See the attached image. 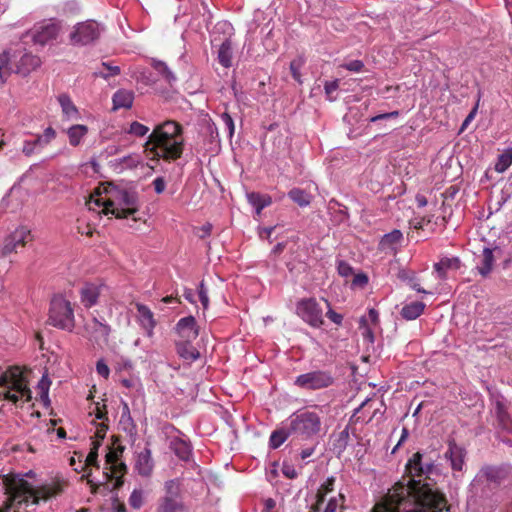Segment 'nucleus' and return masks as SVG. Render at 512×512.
<instances>
[{"label":"nucleus","mask_w":512,"mask_h":512,"mask_svg":"<svg viewBox=\"0 0 512 512\" xmlns=\"http://www.w3.org/2000/svg\"><path fill=\"white\" fill-rule=\"evenodd\" d=\"M405 469L411 480H409L408 484H395L388 492H392L397 486L403 485L411 490L409 497H413L416 494L414 492H429L434 499H419L415 505H407L406 509L402 510L404 512H448L446 499L443 494L436 491L430 483H421L420 480H415L416 477L423 476L426 479H430L429 476L433 474L436 469L434 462L432 460L424 462L423 455L420 452H416L408 460Z\"/></svg>","instance_id":"1"},{"label":"nucleus","mask_w":512,"mask_h":512,"mask_svg":"<svg viewBox=\"0 0 512 512\" xmlns=\"http://www.w3.org/2000/svg\"><path fill=\"white\" fill-rule=\"evenodd\" d=\"M89 210L99 211L116 218H127L139 210V197L135 190L113 183L103 186V191L96 190L87 202Z\"/></svg>","instance_id":"2"},{"label":"nucleus","mask_w":512,"mask_h":512,"mask_svg":"<svg viewBox=\"0 0 512 512\" xmlns=\"http://www.w3.org/2000/svg\"><path fill=\"white\" fill-rule=\"evenodd\" d=\"M9 507L0 512H21L26 507L36 505L40 500L49 498L60 493L58 486H43L35 489L27 480L19 475H13L4 481Z\"/></svg>","instance_id":"3"},{"label":"nucleus","mask_w":512,"mask_h":512,"mask_svg":"<svg viewBox=\"0 0 512 512\" xmlns=\"http://www.w3.org/2000/svg\"><path fill=\"white\" fill-rule=\"evenodd\" d=\"M182 127L174 121L157 125L145 144L147 150L157 157L178 159L183 152Z\"/></svg>","instance_id":"4"},{"label":"nucleus","mask_w":512,"mask_h":512,"mask_svg":"<svg viewBox=\"0 0 512 512\" xmlns=\"http://www.w3.org/2000/svg\"><path fill=\"white\" fill-rule=\"evenodd\" d=\"M32 399L25 371L18 366L8 367L0 375V402L22 406Z\"/></svg>","instance_id":"5"},{"label":"nucleus","mask_w":512,"mask_h":512,"mask_svg":"<svg viewBox=\"0 0 512 512\" xmlns=\"http://www.w3.org/2000/svg\"><path fill=\"white\" fill-rule=\"evenodd\" d=\"M289 420L290 432L303 440L318 437L323 430L322 416L316 410L300 409Z\"/></svg>","instance_id":"6"},{"label":"nucleus","mask_w":512,"mask_h":512,"mask_svg":"<svg viewBox=\"0 0 512 512\" xmlns=\"http://www.w3.org/2000/svg\"><path fill=\"white\" fill-rule=\"evenodd\" d=\"M410 493L409 488L399 485L376 503L371 512H400L401 509H406L407 505H415L419 499H434L429 492H426L427 494L415 492L413 497H409Z\"/></svg>","instance_id":"7"},{"label":"nucleus","mask_w":512,"mask_h":512,"mask_svg":"<svg viewBox=\"0 0 512 512\" xmlns=\"http://www.w3.org/2000/svg\"><path fill=\"white\" fill-rule=\"evenodd\" d=\"M49 323L59 329L72 331L75 326L71 303L63 296H54L49 310Z\"/></svg>","instance_id":"8"},{"label":"nucleus","mask_w":512,"mask_h":512,"mask_svg":"<svg viewBox=\"0 0 512 512\" xmlns=\"http://www.w3.org/2000/svg\"><path fill=\"white\" fill-rule=\"evenodd\" d=\"M510 468L506 465L494 466V465H486L483 466L474 480L471 483L472 489L476 491L480 488L484 487H498L501 485L508 477Z\"/></svg>","instance_id":"9"},{"label":"nucleus","mask_w":512,"mask_h":512,"mask_svg":"<svg viewBox=\"0 0 512 512\" xmlns=\"http://www.w3.org/2000/svg\"><path fill=\"white\" fill-rule=\"evenodd\" d=\"M491 411L496 418L502 441L512 446V418L508 413V404L503 396L494 397Z\"/></svg>","instance_id":"10"},{"label":"nucleus","mask_w":512,"mask_h":512,"mask_svg":"<svg viewBox=\"0 0 512 512\" xmlns=\"http://www.w3.org/2000/svg\"><path fill=\"white\" fill-rule=\"evenodd\" d=\"M334 377L327 370H313L296 377L294 384L305 390H320L332 386Z\"/></svg>","instance_id":"11"},{"label":"nucleus","mask_w":512,"mask_h":512,"mask_svg":"<svg viewBox=\"0 0 512 512\" xmlns=\"http://www.w3.org/2000/svg\"><path fill=\"white\" fill-rule=\"evenodd\" d=\"M32 240L31 230L26 226H19L5 237L1 248V255L8 256L12 253H18Z\"/></svg>","instance_id":"12"},{"label":"nucleus","mask_w":512,"mask_h":512,"mask_svg":"<svg viewBox=\"0 0 512 512\" xmlns=\"http://www.w3.org/2000/svg\"><path fill=\"white\" fill-rule=\"evenodd\" d=\"M123 452L124 446L117 445L109 448L105 456V474L110 478H116L118 482L127 471V466L122 461Z\"/></svg>","instance_id":"13"},{"label":"nucleus","mask_w":512,"mask_h":512,"mask_svg":"<svg viewBox=\"0 0 512 512\" xmlns=\"http://www.w3.org/2000/svg\"><path fill=\"white\" fill-rule=\"evenodd\" d=\"M296 311L312 327L318 328L323 324V310L314 298L299 301Z\"/></svg>","instance_id":"14"},{"label":"nucleus","mask_w":512,"mask_h":512,"mask_svg":"<svg viewBox=\"0 0 512 512\" xmlns=\"http://www.w3.org/2000/svg\"><path fill=\"white\" fill-rule=\"evenodd\" d=\"M101 28L95 21L79 23L71 33V41L74 44L87 45L99 38Z\"/></svg>","instance_id":"15"},{"label":"nucleus","mask_w":512,"mask_h":512,"mask_svg":"<svg viewBox=\"0 0 512 512\" xmlns=\"http://www.w3.org/2000/svg\"><path fill=\"white\" fill-rule=\"evenodd\" d=\"M84 330L89 340L99 346L107 344L111 332V328L108 324L100 322L95 317L85 324Z\"/></svg>","instance_id":"16"},{"label":"nucleus","mask_w":512,"mask_h":512,"mask_svg":"<svg viewBox=\"0 0 512 512\" xmlns=\"http://www.w3.org/2000/svg\"><path fill=\"white\" fill-rule=\"evenodd\" d=\"M107 291V287L101 283H86L80 290L81 303L90 308L97 304L98 299Z\"/></svg>","instance_id":"17"},{"label":"nucleus","mask_w":512,"mask_h":512,"mask_svg":"<svg viewBox=\"0 0 512 512\" xmlns=\"http://www.w3.org/2000/svg\"><path fill=\"white\" fill-rule=\"evenodd\" d=\"M60 26L57 23L50 22L38 27L33 34V41L36 44L45 45L55 40L59 34Z\"/></svg>","instance_id":"18"},{"label":"nucleus","mask_w":512,"mask_h":512,"mask_svg":"<svg viewBox=\"0 0 512 512\" xmlns=\"http://www.w3.org/2000/svg\"><path fill=\"white\" fill-rule=\"evenodd\" d=\"M107 430H108V425L105 424L104 422L98 423L96 425V431H95L96 440L92 442L93 446L85 460L86 465L98 467V449L101 446V441L106 436Z\"/></svg>","instance_id":"19"},{"label":"nucleus","mask_w":512,"mask_h":512,"mask_svg":"<svg viewBox=\"0 0 512 512\" xmlns=\"http://www.w3.org/2000/svg\"><path fill=\"white\" fill-rule=\"evenodd\" d=\"M403 240V234L400 230L395 229L385 234L380 242L379 249L385 253L396 254Z\"/></svg>","instance_id":"20"},{"label":"nucleus","mask_w":512,"mask_h":512,"mask_svg":"<svg viewBox=\"0 0 512 512\" xmlns=\"http://www.w3.org/2000/svg\"><path fill=\"white\" fill-rule=\"evenodd\" d=\"M176 330L180 337L187 341H192L198 336L196 320L193 316L181 318L176 325Z\"/></svg>","instance_id":"21"},{"label":"nucleus","mask_w":512,"mask_h":512,"mask_svg":"<svg viewBox=\"0 0 512 512\" xmlns=\"http://www.w3.org/2000/svg\"><path fill=\"white\" fill-rule=\"evenodd\" d=\"M136 309L141 327L146 331L147 335L151 337L156 326L153 312L148 306L140 303L136 304Z\"/></svg>","instance_id":"22"},{"label":"nucleus","mask_w":512,"mask_h":512,"mask_svg":"<svg viewBox=\"0 0 512 512\" xmlns=\"http://www.w3.org/2000/svg\"><path fill=\"white\" fill-rule=\"evenodd\" d=\"M461 267V261L458 257H443L439 262L435 263L433 268L437 276L444 280L447 278L449 271H456Z\"/></svg>","instance_id":"23"},{"label":"nucleus","mask_w":512,"mask_h":512,"mask_svg":"<svg viewBox=\"0 0 512 512\" xmlns=\"http://www.w3.org/2000/svg\"><path fill=\"white\" fill-rule=\"evenodd\" d=\"M154 463L151 457V451L148 448H144L137 454L135 469L141 476L148 477L152 473Z\"/></svg>","instance_id":"24"},{"label":"nucleus","mask_w":512,"mask_h":512,"mask_svg":"<svg viewBox=\"0 0 512 512\" xmlns=\"http://www.w3.org/2000/svg\"><path fill=\"white\" fill-rule=\"evenodd\" d=\"M445 457L450 460L451 467L455 471H462L464 466L465 451L456 444H449V448L445 453Z\"/></svg>","instance_id":"25"},{"label":"nucleus","mask_w":512,"mask_h":512,"mask_svg":"<svg viewBox=\"0 0 512 512\" xmlns=\"http://www.w3.org/2000/svg\"><path fill=\"white\" fill-rule=\"evenodd\" d=\"M185 509V504L181 499L160 497L155 512H184Z\"/></svg>","instance_id":"26"},{"label":"nucleus","mask_w":512,"mask_h":512,"mask_svg":"<svg viewBox=\"0 0 512 512\" xmlns=\"http://www.w3.org/2000/svg\"><path fill=\"white\" fill-rule=\"evenodd\" d=\"M134 100V93L131 90L120 89L113 95V109L118 110L121 108L129 109L132 107Z\"/></svg>","instance_id":"27"},{"label":"nucleus","mask_w":512,"mask_h":512,"mask_svg":"<svg viewBox=\"0 0 512 512\" xmlns=\"http://www.w3.org/2000/svg\"><path fill=\"white\" fill-rule=\"evenodd\" d=\"M40 65L41 59L38 56L26 53L18 61L17 73L27 75L31 71L38 68Z\"/></svg>","instance_id":"28"},{"label":"nucleus","mask_w":512,"mask_h":512,"mask_svg":"<svg viewBox=\"0 0 512 512\" xmlns=\"http://www.w3.org/2000/svg\"><path fill=\"white\" fill-rule=\"evenodd\" d=\"M217 58L219 63L225 68H229L232 65L233 48L230 38L226 37L220 44Z\"/></svg>","instance_id":"29"},{"label":"nucleus","mask_w":512,"mask_h":512,"mask_svg":"<svg viewBox=\"0 0 512 512\" xmlns=\"http://www.w3.org/2000/svg\"><path fill=\"white\" fill-rule=\"evenodd\" d=\"M169 447L181 460H189L191 447L185 440L178 437L172 438Z\"/></svg>","instance_id":"30"},{"label":"nucleus","mask_w":512,"mask_h":512,"mask_svg":"<svg viewBox=\"0 0 512 512\" xmlns=\"http://www.w3.org/2000/svg\"><path fill=\"white\" fill-rule=\"evenodd\" d=\"M141 163V157L138 154H130L113 161V167L116 171L122 172L125 169L136 168Z\"/></svg>","instance_id":"31"},{"label":"nucleus","mask_w":512,"mask_h":512,"mask_svg":"<svg viewBox=\"0 0 512 512\" xmlns=\"http://www.w3.org/2000/svg\"><path fill=\"white\" fill-rule=\"evenodd\" d=\"M178 355L187 361H195L200 357L199 351L190 344V341H182L176 344Z\"/></svg>","instance_id":"32"},{"label":"nucleus","mask_w":512,"mask_h":512,"mask_svg":"<svg viewBox=\"0 0 512 512\" xmlns=\"http://www.w3.org/2000/svg\"><path fill=\"white\" fill-rule=\"evenodd\" d=\"M424 309L425 304L423 302L414 301L404 305L400 314L406 320H415L423 313Z\"/></svg>","instance_id":"33"},{"label":"nucleus","mask_w":512,"mask_h":512,"mask_svg":"<svg viewBox=\"0 0 512 512\" xmlns=\"http://www.w3.org/2000/svg\"><path fill=\"white\" fill-rule=\"evenodd\" d=\"M247 199L249 204L255 208L257 215H260L261 211L271 204V198L269 196L256 192L248 193Z\"/></svg>","instance_id":"34"},{"label":"nucleus","mask_w":512,"mask_h":512,"mask_svg":"<svg viewBox=\"0 0 512 512\" xmlns=\"http://www.w3.org/2000/svg\"><path fill=\"white\" fill-rule=\"evenodd\" d=\"M335 478L329 477L327 480L319 487L316 494V503L313 508L314 511H317L319 507L324 503L325 497L328 493L332 492L334 489Z\"/></svg>","instance_id":"35"},{"label":"nucleus","mask_w":512,"mask_h":512,"mask_svg":"<svg viewBox=\"0 0 512 512\" xmlns=\"http://www.w3.org/2000/svg\"><path fill=\"white\" fill-rule=\"evenodd\" d=\"M88 128L85 125L77 124L71 126L68 131L69 143L72 146H78L81 140L86 136Z\"/></svg>","instance_id":"36"},{"label":"nucleus","mask_w":512,"mask_h":512,"mask_svg":"<svg viewBox=\"0 0 512 512\" xmlns=\"http://www.w3.org/2000/svg\"><path fill=\"white\" fill-rule=\"evenodd\" d=\"M494 262L493 251L490 248H484L480 265L477 267L479 273L486 277L492 270Z\"/></svg>","instance_id":"37"},{"label":"nucleus","mask_w":512,"mask_h":512,"mask_svg":"<svg viewBox=\"0 0 512 512\" xmlns=\"http://www.w3.org/2000/svg\"><path fill=\"white\" fill-rule=\"evenodd\" d=\"M58 102L62 108L63 114L70 118H76L78 114V110L76 106L73 104L71 98L67 94H61L58 97Z\"/></svg>","instance_id":"38"},{"label":"nucleus","mask_w":512,"mask_h":512,"mask_svg":"<svg viewBox=\"0 0 512 512\" xmlns=\"http://www.w3.org/2000/svg\"><path fill=\"white\" fill-rule=\"evenodd\" d=\"M512 164V148L506 149L497 158L494 169L498 173H504Z\"/></svg>","instance_id":"39"},{"label":"nucleus","mask_w":512,"mask_h":512,"mask_svg":"<svg viewBox=\"0 0 512 512\" xmlns=\"http://www.w3.org/2000/svg\"><path fill=\"white\" fill-rule=\"evenodd\" d=\"M165 495L163 497H170L172 499H181L180 490L181 482L179 479H171L164 484Z\"/></svg>","instance_id":"40"},{"label":"nucleus","mask_w":512,"mask_h":512,"mask_svg":"<svg viewBox=\"0 0 512 512\" xmlns=\"http://www.w3.org/2000/svg\"><path fill=\"white\" fill-rule=\"evenodd\" d=\"M120 425L126 432L132 433L135 430V424L131 417L130 409L127 403L123 404L120 416Z\"/></svg>","instance_id":"41"},{"label":"nucleus","mask_w":512,"mask_h":512,"mask_svg":"<svg viewBox=\"0 0 512 512\" xmlns=\"http://www.w3.org/2000/svg\"><path fill=\"white\" fill-rule=\"evenodd\" d=\"M152 66L155 70H157L162 76L163 78L169 83V84H172L173 82L176 81V76L174 75V73L168 68V66L166 65V63L160 61V60H153L152 61Z\"/></svg>","instance_id":"42"},{"label":"nucleus","mask_w":512,"mask_h":512,"mask_svg":"<svg viewBox=\"0 0 512 512\" xmlns=\"http://www.w3.org/2000/svg\"><path fill=\"white\" fill-rule=\"evenodd\" d=\"M288 195L295 203L302 207L310 204V195L302 189L294 188L289 192Z\"/></svg>","instance_id":"43"},{"label":"nucleus","mask_w":512,"mask_h":512,"mask_svg":"<svg viewBox=\"0 0 512 512\" xmlns=\"http://www.w3.org/2000/svg\"><path fill=\"white\" fill-rule=\"evenodd\" d=\"M289 433L284 429L275 430L271 433L269 439V446L272 449L279 448L288 438Z\"/></svg>","instance_id":"44"},{"label":"nucleus","mask_w":512,"mask_h":512,"mask_svg":"<svg viewBox=\"0 0 512 512\" xmlns=\"http://www.w3.org/2000/svg\"><path fill=\"white\" fill-rule=\"evenodd\" d=\"M50 385H51V381L49 380L47 375H43L37 385L38 394L40 396L41 401L44 404L49 403L48 394H49Z\"/></svg>","instance_id":"45"},{"label":"nucleus","mask_w":512,"mask_h":512,"mask_svg":"<svg viewBox=\"0 0 512 512\" xmlns=\"http://www.w3.org/2000/svg\"><path fill=\"white\" fill-rule=\"evenodd\" d=\"M56 136V133L53 128L48 127L45 129L44 133L42 135H37V137L34 140V142L37 145V148L40 150L45 145L50 143Z\"/></svg>","instance_id":"46"},{"label":"nucleus","mask_w":512,"mask_h":512,"mask_svg":"<svg viewBox=\"0 0 512 512\" xmlns=\"http://www.w3.org/2000/svg\"><path fill=\"white\" fill-rule=\"evenodd\" d=\"M129 505L134 509H140L144 503V493L142 490H133L129 497Z\"/></svg>","instance_id":"47"},{"label":"nucleus","mask_w":512,"mask_h":512,"mask_svg":"<svg viewBox=\"0 0 512 512\" xmlns=\"http://www.w3.org/2000/svg\"><path fill=\"white\" fill-rule=\"evenodd\" d=\"M359 325H360L359 329L361 330V334H362L363 338L372 343L374 341V334H373L372 329L367 324L366 317L360 318Z\"/></svg>","instance_id":"48"},{"label":"nucleus","mask_w":512,"mask_h":512,"mask_svg":"<svg viewBox=\"0 0 512 512\" xmlns=\"http://www.w3.org/2000/svg\"><path fill=\"white\" fill-rule=\"evenodd\" d=\"M128 132L137 137H143L149 132V128L137 121H134L130 124Z\"/></svg>","instance_id":"49"},{"label":"nucleus","mask_w":512,"mask_h":512,"mask_svg":"<svg viewBox=\"0 0 512 512\" xmlns=\"http://www.w3.org/2000/svg\"><path fill=\"white\" fill-rule=\"evenodd\" d=\"M281 472L288 479H295L298 477V472L294 465L286 461L282 464Z\"/></svg>","instance_id":"50"},{"label":"nucleus","mask_w":512,"mask_h":512,"mask_svg":"<svg viewBox=\"0 0 512 512\" xmlns=\"http://www.w3.org/2000/svg\"><path fill=\"white\" fill-rule=\"evenodd\" d=\"M103 70H100L98 74L103 78H108L111 76L118 75L120 73V68L118 66H110L106 63L102 64Z\"/></svg>","instance_id":"51"},{"label":"nucleus","mask_w":512,"mask_h":512,"mask_svg":"<svg viewBox=\"0 0 512 512\" xmlns=\"http://www.w3.org/2000/svg\"><path fill=\"white\" fill-rule=\"evenodd\" d=\"M9 56L7 53L0 55V81L4 82L8 74Z\"/></svg>","instance_id":"52"},{"label":"nucleus","mask_w":512,"mask_h":512,"mask_svg":"<svg viewBox=\"0 0 512 512\" xmlns=\"http://www.w3.org/2000/svg\"><path fill=\"white\" fill-rule=\"evenodd\" d=\"M221 120L223 121V123L228 131V136L230 138H232L234 135V131H235V125H234V121H233L232 117L230 116L229 113L224 112L221 114Z\"/></svg>","instance_id":"53"},{"label":"nucleus","mask_w":512,"mask_h":512,"mask_svg":"<svg viewBox=\"0 0 512 512\" xmlns=\"http://www.w3.org/2000/svg\"><path fill=\"white\" fill-rule=\"evenodd\" d=\"M38 151H39V149L37 148V145L34 142V140H25L23 142L22 153L25 156L30 157L31 155H33L34 153H36Z\"/></svg>","instance_id":"54"},{"label":"nucleus","mask_w":512,"mask_h":512,"mask_svg":"<svg viewBox=\"0 0 512 512\" xmlns=\"http://www.w3.org/2000/svg\"><path fill=\"white\" fill-rule=\"evenodd\" d=\"M303 61L301 59H295L290 63V70L292 73L293 78L297 82H301L300 80V69L302 67Z\"/></svg>","instance_id":"55"},{"label":"nucleus","mask_w":512,"mask_h":512,"mask_svg":"<svg viewBox=\"0 0 512 512\" xmlns=\"http://www.w3.org/2000/svg\"><path fill=\"white\" fill-rule=\"evenodd\" d=\"M96 372L99 376L103 377L104 379H108L110 375V369L103 359L97 361Z\"/></svg>","instance_id":"56"},{"label":"nucleus","mask_w":512,"mask_h":512,"mask_svg":"<svg viewBox=\"0 0 512 512\" xmlns=\"http://www.w3.org/2000/svg\"><path fill=\"white\" fill-rule=\"evenodd\" d=\"M341 67H343L351 72L358 73V72L362 71L364 64L361 60H352V61L342 64Z\"/></svg>","instance_id":"57"},{"label":"nucleus","mask_w":512,"mask_h":512,"mask_svg":"<svg viewBox=\"0 0 512 512\" xmlns=\"http://www.w3.org/2000/svg\"><path fill=\"white\" fill-rule=\"evenodd\" d=\"M199 299L203 305L204 309L208 308L209 298H208V290L204 285V282H201L198 288Z\"/></svg>","instance_id":"58"},{"label":"nucleus","mask_w":512,"mask_h":512,"mask_svg":"<svg viewBox=\"0 0 512 512\" xmlns=\"http://www.w3.org/2000/svg\"><path fill=\"white\" fill-rule=\"evenodd\" d=\"M337 269H338V273L344 277L350 276L353 272L352 267L345 261H340L338 263Z\"/></svg>","instance_id":"59"},{"label":"nucleus","mask_w":512,"mask_h":512,"mask_svg":"<svg viewBox=\"0 0 512 512\" xmlns=\"http://www.w3.org/2000/svg\"><path fill=\"white\" fill-rule=\"evenodd\" d=\"M326 304L328 307H330V304L327 301H326ZM326 315L335 324L340 325L342 323L343 316L341 314L335 312L331 308L328 309Z\"/></svg>","instance_id":"60"},{"label":"nucleus","mask_w":512,"mask_h":512,"mask_svg":"<svg viewBox=\"0 0 512 512\" xmlns=\"http://www.w3.org/2000/svg\"><path fill=\"white\" fill-rule=\"evenodd\" d=\"M154 190L157 194H161L166 187L165 180L162 177H157L153 181Z\"/></svg>","instance_id":"61"},{"label":"nucleus","mask_w":512,"mask_h":512,"mask_svg":"<svg viewBox=\"0 0 512 512\" xmlns=\"http://www.w3.org/2000/svg\"><path fill=\"white\" fill-rule=\"evenodd\" d=\"M338 87H339L338 79L331 81V82H326L324 89H325L327 96L330 97L331 94L338 89Z\"/></svg>","instance_id":"62"},{"label":"nucleus","mask_w":512,"mask_h":512,"mask_svg":"<svg viewBox=\"0 0 512 512\" xmlns=\"http://www.w3.org/2000/svg\"><path fill=\"white\" fill-rule=\"evenodd\" d=\"M275 506H276L275 500L272 498H267L264 501V508H263L262 512H274Z\"/></svg>","instance_id":"63"},{"label":"nucleus","mask_w":512,"mask_h":512,"mask_svg":"<svg viewBox=\"0 0 512 512\" xmlns=\"http://www.w3.org/2000/svg\"><path fill=\"white\" fill-rule=\"evenodd\" d=\"M337 507H338V500H337V498H331L328 501V503H327V505H326V507H325L323 512H336Z\"/></svg>","instance_id":"64"}]
</instances>
